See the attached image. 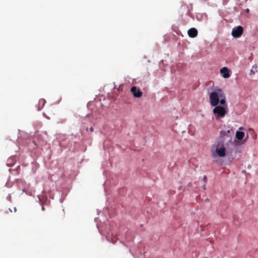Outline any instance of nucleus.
<instances>
[{
	"instance_id": "nucleus-3",
	"label": "nucleus",
	"mask_w": 258,
	"mask_h": 258,
	"mask_svg": "<svg viewBox=\"0 0 258 258\" xmlns=\"http://www.w3.org/2000/svg\"><path fill=\"white\" fill-rule=\"evenodd\" d=\"M243 32V29L241 26H239L233 28L232 31V35L234 38L240 37Z\"/></svg>"
},
{
	"instance_id": "nucleus-12",
	"label": "nucleus",
	"mask_w": 258,
	"mask_h": 258,
	"mask_svg": "<svg viewBox=\"0 0 258 258\" xmlns=\"http://www.w3.org/2000/svg\"><path fill=\"white\" fill-rule=\"evenodd\" d=\"M203 180H204V182H205V183H206V182H207V176H206V175H205V176H204V177H203Z\"/></svg>"
},
{
	"instance_id": "nucleus-7",
	"label": "nucleus",
	"mask_w": 258,
	"mask_h": 258,
	"mask_svg": "<svg viewBox=\"0 0 258 258\" xmlns=\"http://www.w3.org/2000/svg\"><path fill=\"white\" fill-rule=\"evenodd\" d=\"M220 73L224 78H228L230 77L229 70L226 67H223L220 70Z\"/></svg>"
},
{
	"instance_id": "nucleus-1",
	"label": "nucleus",
	"mask_w": 258,
	"mask_h": 258,
	"mask_svg": "<svg viewBox=\"0 0 258 258\" xmlns=\"http://www.w3.org/2000/svg\"><path fill=\"white\" fill-rule=\"evenodd\" d=\"M224 96V93L221 89H217L212 92L209 97L210 104L212 106H216L219 103L220 98H222Z\"/></svg>"
},
{
	"instance_id": "nucleus-11",
	"label": "nucleus",
	"mask_w": 258,
	"mask_h": 258,
	"mask_svg": "<svg viewBox=\"0 0 258 258\" xmlns=\"http://www.w3.org/2000/svg\"><path fill=\"white\" fill-rule=\"evenodd\" d=\"M45 102H46L45 100L44 99H42L39 101V104H42L41 108H42L43 107V106L44 105Z\"/></svg>"
},
{
	"instance_id": "nucleus-15",
	"label": "nucleus",
	"mask_w": 258,
	"mask_h": 258,
	"mask_svg": "<svg viewBox=\"0 0 258 258\" xmlns=\"http://www.w3.org/2000/svg\"><path fill=\"white\" fill-rule=\"evenodd\" d=\"M203 188H204V189H206V185H204Z\"/></svg>"
},
{
	"instance_id": "nucleus-4",
	"label": "nucleus",
	"mask_w": 258,
	"mask_h": 258,
	"mask_svg": "<svg viewBox=\"0 0 258 258\" xmlns=\"http://www.w3.org/2000/svg\"><path fill=\"white\" fill-rule=\"evenodd\" d=\"M36 146H43L46 144V141L40 135H36L33 141Z\"/></svg>"
},
{
	"instance_id": "nucleus-9",
	"label": "nucleus",
	"mask_w": 258,
	"mask_h": 258,
	"mask_svg": "<svg viewBox=\"0 0 258 258\" xmlns=\"http://www.w3.org/2000/svg\"><path fill=\"white\" fill-rule=\"evenodd\" d=\"M245 134L243 132L237 131L235 137L238 140H241L244 137Z\"/></svg>"
},
{
	"instance_id": "nucleus-10",
	"label": "nucleus",
	"mask_w": 258,
	"mask_h": 258,
	"mask_svg": "<svg viewBox=\"0 0 258 258\" xmlns=\"http://www.w3.org/2000/svg\"><path fill=\"white\" fill-rule=\"evenodd\" d=\"M221 98V99L220 100H219L220 103L223 105L222 106H224V107L227 108V105L226 103L225 96L224 95L223 97Z\"/></svg>"
},
{
	"instance_id": "nucleus-8",
	"label": "nucleus",
	"mask_w": 258,
	"mask_h": 258,
	"mask_svg": "<svg viewBox=\"0 0 258 258\" xmlns=\"http://www.w3.org/2000/svg\"><path fill=\"white\" fill-rule=\"evenodd\" d=\"M216 152L220 157L225 156V149L224 147L216 148Z\"/></svg>"
},
{
	"instance_id": "nucleus-6",
	"label": "nucleus",
	"mask_w": 258,
	"mask_h": 258,
	"mask_svg": "<svg viewBox=\"0 0 258 258\" xmlns=\"http://www.w3.org/2000/svg\"><path fill=\"white\" fill-rule=\"evenodd\" d=\"M198 30L195 28L189 29L187 31L188 35L189 37L195 38L198 35Z\"/></svg>"
},
{
	"instance_id": "nucleus-5",
	"label": "nucleus",
	"mask_w": 258,
	"mask_h": 258,
	"mask_svg": "<svg viewBox=\"0 0 258 258\" xmlns=\"http://www.w3.org/2000/svg\"><path fill=\"white\" fill-rule=\"evenodd\" d=\"M131 92L133 93L134 96L136 98H140L143 94L142 92L139 88H137L136 86H133L131 89Z\"/></svg>"
},
{
	"instance_id": "nucleus-14",
	"label": "nucleus",
	"mask_w": 258,
	"mask_h": 258,
	"mask_svg": "<svg viewBox=\"0 0 258 258\" xmlns=\"http://www.w3.org/2000/svg\"><path fill=\"white\" fill-rule=\"evenodd\" d=\"M191 182H189L188 184V186H191Z\"/></svg>"
},
{
	"instance_id": "nucleus-16",
	"label": "nucleus",
	"mask_w": 258,
	"mask_h": 258,
	"mask_svg": "<svg viewBox=\"0 0 258 258\" xmlns=\"http://www.w3.org/2000/svg\"><path fill=\"white\" fill-rule=\"evenodd\" d=\"M230 133V130H228V131H227V133H228V134H229V133Z\"/></svg>"
},
{
	"instance_id": "nucleus-13",
	"label": "nucleus",
	"mask_w": 258,
	"mask_h": 258,
	"mask_svg": "<svg viewBox=\"0 0 258 258\" xmlns=\"http://www.w3.org/2000/svg\"><path fill=\"white\" fill-rule=\"evenodd\" d=\"M89 130L90 132H93L94 131V129H93V127H91L90 128H89Z\"/></svg>"
},
{
	"instance_id": "nucleus-2",
	"label": "nucleus",
	"mask_w": 258,
	"mask_h": 258,
	"mask_svg": "<svg viewBox=\"0 0 258 258\" xmlns=\"http://www.w3.org/2000/svg\"><path fill=\"white\" fill-rule=\"evenodd\" d=\"M213 110V114H214L216 119L222 118L225 116L227 113L226 107L221 106H216Z\"/></svg>"
},
{
	"instance_id": "nucleus-17",
	"label": "nucleus",
	"mask_w": 258,
	"mask_h": 258,
	"mask_svg": "<svg viewBox=\"0 0 258 258\" xmlns=\"http://www.w3.org/2000/svg\"><path fill=\"white\" fill-rule=\"evenodd\" d=\"M42 210L43 211H44V208L43 207H42Z\"/></svg>"
}]
</instances>
